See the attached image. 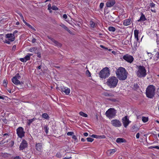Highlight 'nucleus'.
I'll return each instance as SVG.
<instances>
[{
  "instance_id": "1",
  "label": "nucleus",
  "mask_w": 159,
  "mask_h": 159,
  "mask_svg": "<svg viewBox=\"0 0 159 159\" xmlns=\"http://www.w3.org/2000/svg\"><path fill=\"white\" fill-rule=\"evenodd\" d=\"M116 74L117 78L120 80L123 81L127 79L128 73L124 68L120 67L117 69Z\"/></svg>"
},
{
  "instance_id": "2",
  "label": "nucleus",
  "mask_w": 159,
  "mask_h": 159,
  "mask_svg": "<svg viewBox=\"0 0 159 159\" xmlns=\"http://www.w3.org/2000/svg\"><path fill=\"white\" fill-rule=\"evenodd\" d=\"M118 81V79L116 77L112 76L109 78L106 83L110 88H114L117 86Z\"/></svg>"
},
{
  "instance_id": "3",
  "label": "nucleus",
  "mask_w": 159,
  "mask_h": 159,
  "mask_svg": "<svg viewBox=\"0 0 159 159\" xmlns=\"http://www.w3.org/2000/svg\"><path fill=\"white\" fill-rule=\"evenodd\" d=\"M156 88L154 85H151L147 88L146 94L147 97L148 98H152L155 94Z\"/></svg>"
},
{
  "instance_id": "4",
  "label": "nucleus",
  "mask_w": 159,
  "mask_h": 159,
  "mask_svg": "<svg viewBox=\"0 0 159 159\" xmlns=\"http://www.w3.org/2000/svg\"><path fill=\"white\" fill-rule=\"evenodd\" d=\"M138 67L136 74L140 78L145 77L147 75L146 70L145 67L143 66H137Z\"/></svg>"
},
{
  "instance_id": "5",
  "label": "nucleus",
  "mask_w": 159,
  "mask_h": 159,
  "mask_svg": "<svg viewBox=\"0 0 159 159\" xmlns=\"http://www.w3.org/2000/svg\"><path fill=\"white\" fill-rule=\"evenodd\" d=\"M110 74L109 68L106 67L102 70L99 73L100 77L102 79H105Z\"/></svg>"
},
{
  "instance_id": "6",
  "label": "nucleus",
  "mask_w": 159,
  "mask_h": 159,
  "mask_svg": "<svg viewBox=\"0 0 159 159\" xmlns=\"http://www.w3.org/2000/svg\"><path fill=\"white\" fill-rule=\"evenodd\" d=\"M18 31L17 30L15 31L13 34H7L5 35V37L8 39V40H6L4 41V42L8 44L10 43L11 42H13L15 39V34L17 33Z\"/></svg>"
},
{
  "instance_id": "7",
  "label": "nucleus",
  "mask_w": 159,
  "mask_h": 159,
  "mask_svg": "<svg viewBox=\"0 0 159 159\" xmlns=\"http://www.w3.org/2000/svg\"><path fill=\"white\" fill-rule=\"evenodd\" d=\"M116 111L113 108H110L105 113L107 116L110 119L114 118L116 115Z\"/></svg>"
},
{
  "instance_id": "8",
  "label": "nucleus",
  "mask_w": 159,
  "mask_h": 159,
  "mask_svg": "<svg viewBox=\"0 0 159 159\" xmlns=\"http://www.w3.org/2000/svg\"><path fill=\"white\" fill-rule=\"evenodd\" d=\"M16 133L18 136L22 138L25 136V132L24 130V129L21 127H19L16 129Z\"/></svg>"
},
{
  "instance_id": "9",
  "label": "nucleus",
  "mask_w": 159,
  "mask_h": 159,
  "mask_svg": "<svg viewBox=\"0 0 159 159\" xmlns=\"http://www.w3.org/2000/svg\"><path fill=\"white\" fill-rule=\"evenodd\" d=\"M112 125L115 127H119L121 126L122 124L119 120L117 119L113 120L111 121Z\"/></svg>"
},
{
  "instance_id": "10",
  "label": "nucleus",
  "mask_w": 159,
  "mask_h": 159,
  "mask_svg": "<svg viewBox=\"0 0 159 159\" xmlns=\"http://www.w3.org/2000/svg\"><path fill=\"white\" fill-rule=\"evenodd\" d=\"M48 39H50L52 42V44L55 46H57L58 47H61L62 46V44L58 42L56 40L54 39L51 37L49 36H48Z\"/></svg>"
},
{
  "instance_id": "11",
  "label": "nucleus",
  "mask_w": 159,
  "mask_h": 159,
  "mask_svg": "<svg viewBox=\"0 0 159 159\" xmlns=\"http://www.w3.org/2000/svg\"><path fill=\"white\" fill-rule=\"evenodd\" d=\"M123 58L128 62L131 63L134 61L133 57L129 55L126 54L123 57Z\"/></svg>"
},
{
  "instance_id": "12",
  "label": "nucleus",
  "mask_w": 159,
  "mask_h": 159,
  "mask_svg": "<svg viewBox=\"0 0 159 159\" xmlns=\"http://www.w3.org/2000/svg\"><path fill=\"white\" fill-rule=\"evenodd\" d=\"M28 143L26 140L25 139H23L22 140L20 146H19V150H23L25 148L27 147Z\"/></svg>"
},
{
  "instance_id": "13",
  "label": "nucleus",
  "mask_w": 159,
  "mask_h": 159,
  "mask_svg": "<svg viewBox=\"0 0 159 159\" xmlns=\"http://www.w3.org/2000/svg\"><path fill=\"white\" fill-rule=\"evenodd\" d=\"M122 120L124 126L125 128H126L130 122V121H129L127 116H125L123 118Z\"/></svg>"
},
{
  "instance_id": "14",
  "label": "nucleus",
  "mask_w": 159,
  "mask_h": 159,
  "mask_svg": "<svg viewBox=\"0 0 159 159\" xmlns=\"http://www.w3.org/2000/svg\"><path fill=\"white\" fill-rule=\"evenodd\" d=\"M116 2L114 0H109L106 3V6L107 7H110L113 6L115 3Z\"/></svg>"
},
{
  "instance_id": "15",
  "label": "nucleus",
  "mask_w": 159,
  "mask_h": 159,
  "mask_svg": "<svg viewBox=\"0 0 159 159\" xmlns=\"http://www.w3.org/2000/svg\"><path fill=\"white\" fill-rule=\"evenodd\" d=\"M11 80L12 82L16 85H18L21 84L20 81L14 77L12 78Z\"/></svg>"
},
{
  "instance_id": "16",
  "label": "nucleus",
  "mask_w": 159,
  "mask_h": 159,
  "mask_svg": "<svg viewBox=\"0 0 159 159\" xmlns=\"http://www.w3.org/2000/svg\"><path fill=\"white\" fill-rule=\"evenodd\" d=\"M146 20L147 19L146 18L144 15L143 14V13L141 12V16L140 18V19L138 20V21L141 22L144 21Z\"/></svg>"
},
{
  "instance_id": "17",
  "label": "nucleus",
  "mask_w": 159,
  "mask_h": 159,
  "mask_svg": "<svg viewBox=\"0 0 159 159\" xmlns=\"http://www.w3.org/2000/svg\"><path fill=\"white\" fill-rule=\"evenodd\" d=\"M131 18L125 20L123 21V25L125 26L129 25L131 24Z\"/></svg>"
},
{
  "instance_id": "18",
  "label": "nucleus",
  "mask_w": 159,
  "mask_h": 159,
  "mask_svg": "<svg viewBox=\"0 0 159 159\" xmlns=\"http://www.w3.org/2000/svg\"><path fill=\"white\" fill-rule=\"evenodd\" d=\"M35 147L37 151H40L42 148V144L41 143H36L35 145Z\"/></svg>"
},
{
  "instance_id": "19",
  "label": "nucleus",
  "mask_w": 159,
  "mask_h": 159,
  "mask_svg": "<svg viewBox=\"0 0 159 159\" xmlns=\"http://www.w3.org/2000/svg\"><path fill=\"white\" fill-rule=\"evenodd\" d=\"M62 91L64 92L66 95H68L70 92V90L69 88L65 87L62 89Z\"/></svg>"
},
{
  "instance_id": "20",
  "label": "nucleus",
  "mask_w": 159,
  "mask_h": 159,
  "mask_svg": "<svg viewBox=\"0 0 159 159\" xmlns=\"http://www.w3.org/2000/svg\"><path fill=\"white\" fill-rule=\"evenodd\" d=\"M139 33V31L138 30H134V35L135 38L136 39L137 41L139 40V39L138 38Z\"/></svg>"
},
{
  "instance_id": "21",
  "label": "nucleus",
  "mask_w": 159,
  "mask_h": 159,
  "mask_svg": "<svg viewBox=\"0 0 159 159\" xmlns=\"http://www.w3.org/2000/svg\"><path fill=\"white\" fill-rule=\"evenodd\" d=\"M116 142L117 143H122L126 142V141L123 138H118L117 139Z\"/></svg>"
},
{
  "instance_id": "22",
  "label": "nucleus",
  "mask_w": 159,
  "mask_h": 159,
  "mask_svg": "<svg viewBox=\"0 0 159 159\" xmlns=\"http://www.w3.org/2000/svg\"><path fill=\"white\" fill-rule=\"evenodd\" d=\"M60 26L67 31L70 33H71V31L64 24H61L60 25Z\"/></svg>"
},
{
  "instance_id": "23",
  "label": "nucleus",
  "mask_w": 159,
  "mask_h": 159,
  "mask_svg": "<svg viewBox=\"0 0 159 159\" xmlns=\"http://www.w3.org/2000/svg\"><path fill=\"white\" fill-rule=\"evenodd\" d=\"M30 52H32L36 53L37 52V48L36 47H33L30 48L29 50Z\"/></svg>"
},
{
  "instance_id": "24",
  "label": "nucleus",
  "mask_w": 159,
  "mask_h": 159,
  "mask_svg": "<svg viewBox=\"0 0 159 159\" xmlns=\"http://www.w3.org/2000/svg\"><path fill=\"white\" fill-rule=\"evenodd\" d=\"M32 55V54L28 53L27 55H26L24 59H25V60L26 61L29 60L30 59V57Z\"/></svg>"
},
{
  "instance_id": "25",
  "label": "nucleus",
  "mask_w": 159,
  "mask_h": 159,
  "mask_svg": "<svg viewBox=\"0 0 159 159\" xmlns=\"http://www.w3.org/2000/svg\"><path fill=\"white\" fill-rule=\"evenodd\" d=\"M116 152L115 149H110L107 151V153H109L110 154H112Z\"/></svg>"
},
{
  "instance_id": "26",
  "label": "nucleus",
  "mask_w": 159,
  "mask_h": 159,
  "mask_svg": "<svg viewBox=\"0 0 159 159\" xmlns=\"http://www.w3.org/2000/svg\"><path fill=\"white\" fill-rule=\"evenodd\" d=\"M108 30L110 31L114 32L116 30L115 27L112 26H110L108 28Z\"/></svg>"
},
{
  "instance_id": "27",
  "label": "nucleus",
  "mask_w": 159,
  "mask_h": 159,
  "mask_svg": "<svg viewBox=\"0 0 159 159\" xmlns=\"http://www.w3.org/2000/svg\"><path fill=\"white\" fill-rule=\"evenodd\" d=\"M96 138L98 139H105L106 137L104 135H96Z\"/></svg>"
},
{
  "instance_id": "28",
  "label": "nucleus",
  "mask_w": 159,
  "mask_h": 159,
  "mask_svg": "<svg viewBox=\"0 0 159 159\" xmlns=\"http://www.w3.org/2000/svg\"><path fill=\"white\" fill-rule=\"evenodd\" d=\"M42 117L45 119H48L49 118V116L48 114L46 113H44L42 115Z\"/></svg>"
},
{
  "instance_id": "29",
  "label": "nucleus",
  "mask_w": 159,
  "mask_h": 159,
  "mask_svg": "<svg viewBox=\"0 0 159 159\" xmlns=\"http://www.w3.org/2000/svg\"><path fill=\"white\" fill-rule=\"evenodd\" d=\"M35 119V118H34L33 119L28 120V122H27V125H30V124Z\"/></svg>"
},
{
  "instance_id": "30",
  "label": "nucleus",
  "mask_w": 159,
  "mask_h": 159,
  "mask_svg": "<svg viewBox=\"0 0 159 159\" xmlns=\"http://www.w3.org/2000/svg\"><path fill=\"white\" fill-rule=\"evenodd\" d=\"M148 117H146L144 116H143L142 117V120L143 122L144 123H145L148 121Z\"/></svg>"
},
{
  "instance_id": "31",
  "label": "nucleus",
  "mask_w": 159,
  "mask_h": 159,
  "mask_svg": "<svg viewBox=\"0 0 159 159\" xmlns=\"http://www.w3.org/2000/svg\"><path fill=\"white\" fill-rule=\"evenodd\" d=\"M43 129L45 130L46 133L48 134V133L49 130V128L48 127V126L47 125H45Z\"/></svg>"
},
{
  "instance_id": "32",
  "label": "nucleus",
  "mask_w": 159,
  "mask_h": 159,
  "mask_svg": "<svg viewBox=\"0 0 159 159\" xmlns=\"http://www.w3.org/2000/svg\"><path fill=\"white\" fill-rule=\"evenodd\" d=\"M79 114L84 117H87V115L82 111H80L79 112Z\"/></svg>"
},
{
  "instance_id": "33",
  "label": "nucleus",
  "mask_w": 159,
  "mask_h": 159,
  "mask_svg": "<svg viewBox=\"0 0 159 159\" xmlns=\"http://www.w3.org/2000/svg\"><path fill=\"white\" fill-rule=\"evenodd\" d=\"M139 87V86L137 84H134V85L133 89H134V90H136L138 89Z\"/></svg>"
},
{
  "instance_id": "34",
  "label": "nucleus",
  "mask_w": 159,
  "mask_h": 159,
  "mask_svg": "<svg viewBox=\"0 0 159 159\" xmlns=\"http://www.w3.org/2000/svg\"><path fill=\"white\" fill-rule=\"evenodd\" d=\"M87 141L88 142H92L93 140L94 139H93L91 138H88L86 139Z\"/></svg>"
},
{
  "instance_id": "35",
  "label": "nucleus",
  "mask_w": 159,
  "mask_h": 159,
  "mask_svg": "<svg viewBox=\"0 0 159 159\" xmlns=\"http://www.w3.org/2000/svg\"><path fill=\"white\" fill-rule=\"evenodd\" d=\"M90 24L91 27L94 28L95 26V23L93 21H90Z\"/></svg>"
},
{
  "instance_id": "36",
  "label": "nucleus",
  "mask_w": 159,
  "mask_h": 159,
  "mask_svg": "<svg viewBox=\"0 0 159 159\" xmlns=\"http://www.w3.org/2000/svg\"><path fill=\"white\" fill-rule=\"evenodd\" d=\"M52 9L53 10H58V8L55 5L52 6Z\"/></svg>"
},
{
  "instance_id": "37",
  "label": "nucleus",
  "mask_w": 159,
  "mask_h": 159,
  "mask_svg": "<svg viewBox=\"0 0 159 159\" xmlns=\"http://www.w3.org/2000/svg\"><path fill=\"white\" fill-rule=\"evenodd\" d=\"M153 148H156L158 149H159V146H152L149 147V149H152Z\"/></svg>"
},
{
  "instance_id": "38",
  "label": "nucleus",
  "mask_w": 159,
  "mask_h": 159,
  "mask_svg": "<svg viewBox=\"0 0 159 159\" xmlns=\"http://www.w3.org/2000/svg\"><path fill=\"white\" fill-rule=\"evenodd\" d=\"M3 84L4 85V86L5 87H7V80H4L3 81Z\"/></svg>"
},
{
  "instance_id": "39",
  "label": "nucleus",
  "mask_w": 159,
  "mask_h": 159,
  "mask_svg": "<svg viewBox=\"0 0 159 159\" xmlns=\"http://www.w3.org/2000/svg\"><path fill=\"white\" fill-rule=\"evenodd\" d=\"M86 75L89 77H90L91 76V74L89 71L88 70H87L86 72Z\"/></svg>"
},
{
  "instance_id": "40",
  "label": "nucleus",
  "mask_w": 159,
  "mask_h": 159,
  "mask_svg": "<svg viewBox=\"0 0 159 159\" xmlns=\"http://www.w3.org/2000/svg\"><path fill=\"white\" fill-rule=\"evenodd\" d=\"M14 77L16 78V79H19L20 78V74L19 73H17L16 75L14 76Z\"/></svg>"
},
{
  "instance_id": "41",
  "label": "nucleus",
  "mask_w": 159,
  "mask_h": 159,
  "mask_svg": "<svg viewBox=\"0 0 159 159\" xmlns=\"http://www.w3.org/2000/svg\"><path fill=\"white\" fill-rule=\"evenodd\" d=\"M74 134V133L73 132H68L67 134L68 135L70 136Z\"/></svg>"
},
{
  "instance_id": "42",
  "label": "nucleus",
  "mask_w": 159,
  "mask_h": 159,
  "mask_svg": "<svg viewBox=\"0 0 159 159\" xmlns=\"http://www.w3.org/2000/svg\"><path fill=\"white\" fill-rule=\"evenodd\" d=\"M109 100L114 102H117V100L114 98H110Z\"/></svg>"
},
{
  "instance_id": "43",
  "label": "nucleus",
  "mask_w": 159,
  "mask_h": 159,
  "mask_svg": "<svg viewBox=\"0 0 159 159\" xmlns=\"http://www.w3.org/2000/svg\"><path fill=\"white\" fill-rule=\"evenodd\" d=\"M149 5L150 7H154L155 6V5L154 3L152 2V3H150Z\"/></svg>"
},
{
  "instance_id": "44",
  "label": "nucleus",
  "mask_w": 159,
  "mask_h": 159,
  "mask_svg": "<svg viewBox=\"0 0 159 159\" xmlns=\"http://www.w3.org/2000/svg\"><path fill=\"white\" fill-rule=\"evenodd\" d=\"M104 4L103 2H101L100 4V8L101 9L104 6Z\"/></svg>"
},
{
  "instance_id": "45",
  "label": "nucleus",
  "mask_w": 159,
  "mask_h": 159,
  "mask_svg": "<svg viewBox=\"0 0 159 159\" xmlns=\"http://www.w3.org/2000/svg\"><path fill=\"white\" fill-rule=\"evenodd\" d=\"M56 156L57 157L59 158L61 157L62 156L61 154L59 153H57V154Z\"/></svg>"
},
{
  "instance_id": "46",
  "label": "nucleus",
  "mask_w": 159,
  "mask_h": 159,
  "mask_svg": "<svg viewBox=\"0 0 159 159\" xmlns=\"http://www.w3.org/2000/svg\"><path fill=\"white\" fill-rule=\"evenodd\" d=\"M20 60L22 62H25L26 61L25 59H24V57L23 58H21L20 59Z\"/></svg>"
},
{
  "instance_id": "47",
  "label": "nucleus",
  "mask_w": 159,
  "mask_h": 159,
  "mask_svg": "<svg viewBox=\"0 0 159 159\" xmlns=\"http://www.w3.org/2000/svg\"><path fill=\"white\" fill-rule=\"evenodd\" d=\"M36 39L35 38H33L31 42L32 43H34L36 42Z\"/></svg>"
},
{
  "instance_id": "48",
  "label": "nucleus",
  "mask_w": 159,
  "mask_h": 159,
  "mask_svg": "<svg viewBox=\"0 0 159 159\" xmlns=\"http://www.w3.org/2000/svg\"><path fill=\"white\" fill-rule=\"evenodd\" d=\"M18 13L21 17V19H23V16L22 14L20 12H19Z\"/></svg>"
},
{
  "instance_id": "49",
  "label": "nucleus",
  "mask_w": 159,
  "mask_h": 159,
  "mask_svg": "<svg viewBox=\"0 0 159 159\" xmlns=\"http://www.w3.org/2000/svg\"><path fill=\"white\" fill-rule=\"evenodd\" d=\"M63 17L65 19H66L67 18V15L66 14H64L63 15Z\"/></svg>"
},
{
  "instance_id": "50",
  "label": "nucleus",
  "mask_w": 159,
  "mask_h": 159,
  "mask_svg": "<svg viewBox=\"0 0 159 159\" xmlns=\"http://www.w3.org/2000/svg\"><path fill=\"white\" fill-rule=\"evenodd\" d=\"M10 144L11 146H12L14 144V141H11V142H10Z\"/></svg>"
},
{
  "instance_id": "51",
  "label": "nucleus",
  "mask_w": 159,
  "mask_h": 159,
  "mask_svg": "<svg viewBox=\"0 0 159 159\" xmlns=\"http://www.w3.org/2000/svg\"><path fill=\"white\" fill-rule=\"evenodd\" d=\"M25 25H26L27 26H28V27H29L30 28V27L32 28V26L31 25H30L28 23H27V22H25Z\"/></svg>"
},
{
  "instance_id": "52",
  "label": "nucleus",
  "mask_w": 159,
  "mask_h": 159,
  "mask_svg": "<svg viewBox=\"0 0 159 159\" xmlns=\"http://www.w3.org/2000/svg\"><path fill=\"white\" fill-rule=\"evenodd\" d=\"M156 57L157 59L159 58V51L158 52H157V53L156 54Z\"/></svg>"
},
{
  "instance_id": "53",
  "label": "nucleus",
  "mask_w": 159,
  "mask_h": 159,
  "mask_svg": "<svg viewBox=\"0 0 159 159\" xmlns=\"http://www.w3.org/2000/svg\"><path fill=\"white\" fill-rule=\"evenodd\" d=\"M52 7H51V4H49L48 5V10H50L51 9H52Z\"/></svg>"
},
{
  "instance_id": "54",
  "label": "nucleus",
  "mask_w": 159,
  "mask_h": 159,
  "mask_svg": "<svg viewBox=\"0 0 159 159\" xmlns=\"http://www.w3.org/2000/svg\"><path fill=\"white\" fill-rule=\"evenodd\" d=\"M16 48V46L15 45H14L12 48V50L15 51Z\"/></svg>"
},
{
  "instance_id": "55",
  "label": "nucleus",
  "mask_w": 159,
  "mask_h": 159,
  "mask_svg": "<svg viewBox=\"0 0 159 159\" xmlns=\"http://www.w3.org/2000/svg\"><path fill=\"white\" fill-rule=\"evenodd\" d=\"M13 159H21V158L19 156H16L14 157Z\"/></svg>"
},
{
  "instance_id": "56",
  "label": "nucleus",
  "mask_w": 159,
  "mask_h": 159,
  "mask_svg": "<svg viewBox=\"0 0 159 159\" xmlns=\"http://www.w3.org/2000/svg\"><path fill=\"white\" fill-rule=\"evenodd\" d=\"M139 135L140 134L139 133H138L136 135V138H137V139H139Z\"/></svg>"
},
{
  "instance_id": "57",
  "label": "nucleus",
  "mask_w": 159,
  "mask_h": 159,
  "mask_svg": "<svg viewBox=\"0 0 159 159\" xmlns=\"http://www.w3.org/2000/svg\"><path fill=\"white\" fill-rule=\"evenodd\" d=\"M37 53V56L39 58L41 57V55L40 53H38V52L37 53Z\"/></svg>"
},
{
  "instance_id": "58",
  "label": "nucleus",
  "mask_w": 159,
  "mask_h": 159,
  "mask_svg": "<svg viewBox=\"0 0 159 159\" xmlns=\"http://www.w3.org/2000/svg\"><path fill=\"white\" fill-rule=\"evenodd\" d=\"M96 135L93 134H92V135H90V137H91L92 138H96Z\"/></svg>"
},
{
  "instance_id": "59",
  "label": "nucleus",
  "mask_w": 159,
  "mask_h": 159,
  "mask_svg": "<svg viewBox=\"0 0 159 159\" xmlns=\"http://www.w3.org/2000/svg\"><path fill=\"white\" fill-rule=\"evenodd\" d=\"M72 138L73 139H74L75 140H77V138H76V136H75V135H73V136H72Z\"/></svg>"
},
{
  "instance_id": "60",
  "label": "nucleus",
  "mask_w": 159,
  "mask_h": 159,
  "mask_svg": "<svg viewBox=\"0 0 159 159\" xmlns=\"http://www.w3.org/2000/svg\"><path fill=\"white\" fill-rule=\"evenodd\" d=\"M84 135L85 136H88V134L87 132H85L84 133Z\"/></svg>"
},
{
  "instance_id": "61",
  "label": "nucleus",
  "mask_w": 159,
  "mask_h": 159,
  "mask_svg": "<svg viewBox=\"0 0 159 159\" xmlns=\"http://www.w3.org/2000/svg\"><path fill=\"white\" fill-rule=\"evenodd\" d=\"M8 135V133H6L3 135L2 137L4 138H5V136L6 135Z\"/></svg>"
},
{
  "instance_id": "62",
  "label": "nucleus",
  "mask_w": 159,
  "mask_h": 159,
  "mask_svg": "<svg viewBox=\"0 0 159 159\" xmlns=\"http://www.w3.org/2000/svg\"><path fill=\"white\" fill-rule=\"evenodd\" d=\"M41 64L39 66L37 67V68L39 69H41Z\"/></svg>"
},
{
  "instance_id": "63",
  "label": "nucleus",
  "mask_w": 159,
  "mask_h": 159,
  "mask_svg": "<svg viewBox=\"0 0 159 159\" xmlns=\"http://www.w3.org/2000/svg\"><path fill=\"white\" fill-rule=\"evenodd\" d=\"M100 47L103 48H105V49H107V48H105L104 46H103L102 45H100Z\"/></svg>"
},
{
  "instance_id": "64",
  "label": "nucleus",
  "mask_w": 159,
  "mask_h": 159,
  "mask_svg": "<svg viewBox=\"0 0 159 159\" xmlns=\"http://www.w3.org/2000/svg\"><path fill=\"white\" fill-rule=\"evenodd\" d=\"M157 93L158 94V95H159V87L157 89Z\"/></svg>"
}]
</instances>
